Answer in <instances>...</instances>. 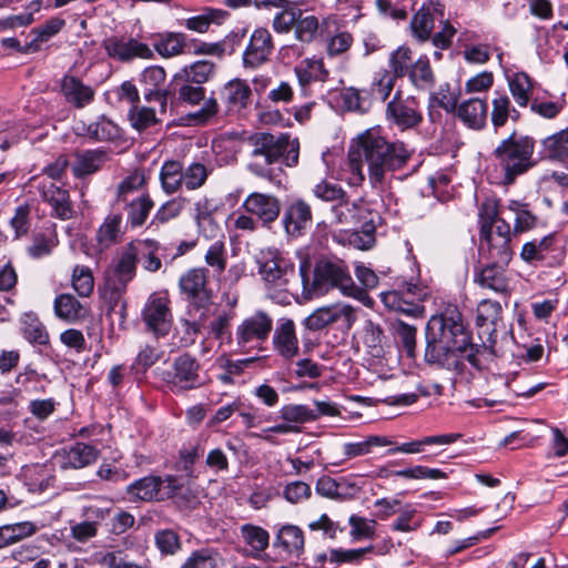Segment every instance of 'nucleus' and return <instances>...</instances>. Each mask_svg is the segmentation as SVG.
Wrapping results in <instances>:
<instances>
[{
  "mask_svg": "<svg viewBox=\"0 0 568 568\" xmlns=\"http://www.w3.org/2000/svg\"><path fill=\"white\" fill-rule=\"evenodd\" d=\"M457 116L460 121L473 130H480L487 121V104L484 100L471 98L457 108Z\"/></svg>",
  "mask_w": 568,
  "mask_h": 568,
  "instance_id": "nucleus-27",
  "label": "nucleus"
},
{
  "mask_svg": "<svg viewBox=\"0 0 568 568\" xmlns=\"http://www.w3.org/2000/svg\"><path fill=\"white\" fill-rule=\"evenodd\" d=\"M476 325L479 329L480 345L474 344L463 325V316L456 305L448 304L445 310L432 315L425 332L426 355H448L466 353L483 355L494 353L496 326L501 318L503 308L499 302L485 298L476 310Z\"/></svg>",
  "mask_w": 568,
  "mask_h": 568,
  "instance_id": "nucleus-1",
  "label": "nucleus"
},
{
  "mask_svg": "<svg viewBox=\"0 0 568 568\" xmlns=\"http://www.w3.org/2000/svg\"><path fill=\"white\" fill-rule=\"evenodd\" d=\"M462 437L460 434H443V435H433L425 436L417 440H412L404 443L399 446L393 447L387 450V455H394L396 453L403 454H419L424 452L425 446L430 445H450L458 440Z\"/></svg>",
  "mask_w": 568,
  "mask_h": 568,
  "instance_id": "nucleus-30",
  "label": "nucleus"
},
{
  "mask_svg": "<svg viewBox=\"0 0 568 568\" xmlns=\"http://www.w3.org/2000/svg\"><path fill=\"white\" fill-rule=\"evenodd\" d=\"M334 214L338 224L354 227L349 240L353 245L362 250L372 247L375 225L372 220L366 221L369 212L363 202H342L334 206Z\"/></svg>",
  "mask_w": 568,
  "mask_h": 568,
  "instance_id": "nucleus-6",
  "label": "nucleus"
},
{
  "mask_svg": "<svg viewBox=\"0 0 568 568\" xmlns=\"http://www.w3.org/2000/svg\"><path fill=\"white\" fill-rule=\"evenodd\" d=\"M54 312L58 317L68 322H74L84 316V308L74 296L62 294L54 301Z\"/></svg>",
  "mask_w": 568,
  "mask_h": 568,
  "instance_id": "nucleus-53",
  "label": "nucleus"
},
{
  "mask_svg": "<svg viewBox=\"0 0 568 568\" xmlns=\"http://www.w3.org/2000/svg\"><path fill=\"white\" fill-rule=\"evenodd\" d=\"M252 148L247 170L256 176L271 179L273 174L272 165L285 155V162L288 166L297 164L298 142L291 140L288 134L280 133L277 135L260 132L248 138Z\"/></svg>",
  "mask_w": 568,
  "mask_h": 568,
  "instance_id": "nucleus-5",
  "label": "nucleus"
},
{
  "mask_svg": "<svg viewBox=\"0 0 568 568\" xmlns=\"http://www.w3.org/2000/svg\"><path fill=\"white\" fill-rule=\"evenodd\" d=\"M206 267H194L184 273L179 281L181 292L186 300L197 307H204L211 302L212 293L207 287Z\"/></svg>",
  "mask_w": 568,
  "mask_h": 568,
  "instance_id": "nucleus-16",
  "label": "nucleus"
},
{
  "mask_svg": "<svg viewBox=\"0 0 568 568\" xmlns=\"http://www.w3.org/2000/svg\"><path fill=\"white\" fill-rule=\"evenodd\" d=\"M514 215V235L521 234L532 230L537 223V216L529 210V205L518 200H509L504 206Z\"/></svg>",
  "mask_w": 568,
  "mask_h": 568,
  "instance_id": "nucleus-35",
  "label": "nucleus"
},
{
  "mask_svg": "<svg viewBox=\"0 0 568 568\" xmlns=\"http://www.w3.org/2000/svg\"><path fill=\"white\" fill-rule=\"evenodd\" d=\"M508 265L490 261L475 271L474 282L481 288L496 294L509 295L511 293V276L507 271Z\"/></svg>",
  "mask_w": 568,
  "mask_h": 568,
  "instance_id": "nucleus-17",
  "label": "nucleus"
},
{
  "mask_svg": "<svg viewBox=\"0 0 568 568\" xmlns=\"http://www.w3.org/2000/svg\"><path fill=\"white\" fill-rule=\"evenodd\" d=\"M500 209L496 200H486L479 209L480 232L494 230L500 221H505L499 216Z\"/></svg>",
  "mask_w": 568,
  "mask_h": 568,
  "instance_id": "nucleus-63",
  "label": "nucleus"
},
{
  "mask_svg": "<svg viewBox=\"0 0 568 568\" xmlns=\"http://www.w3.org/2000/svg\"><path fill=\"white\" fill-rule=\"evenodd\" d=\"M412 150L402 141H388L377 130L361 133L348 154L352 183L365 180L363 166L373 189L384 191L394 172L403 169L412 156Z\"/></svg>",
  "mask_w": 568,
  "mask_h": 568,
  "instance_id": "nucleus-2",
  "label": "nucleus"
},
{
  "mask_svg": "<svg viewBox=\"0 0 568 568\" xmlns=\"http://www.w3.org/2000/svg\"><path fill=\"white\" fill-rule=\"evenodd\" d=\"M126 203L128 223L133 227L143 225L153 207V201L149 194H140Z\"/></svg>",
  "mask_w": 568,
  "mask_h": 568,
  "instance_id": "nucleus-51",
  "label": "nucleus"
},
{
  "mask_svg": "<svg viewBox=\"0 0 568 568\" xmlns=\"http://www.w3.org/2000/svg\"><path fill=\"white\" fill-rule=\"evenodd\" d=\"M142 318L148 331L156 336H164L170 332L173 316L168 292H154L149 295L142 310Z\"/></svg>",
  "mask_w": 568,
  "mask_h": 568,
  "instance_id": "nucleus-9",
  "label": "nucleus"
},
{
  "mask_svg": "<svg viewBox=\"0 0 568 568\" xmlns=\"http://www.w3.org/2000/svg\"><path fill=\"white\" fill-rule=\"evenodd\" d=\"M511 235L510 225L506 221H500L494 230L479 232L481 255L491 262L509 264L514 256Z\"/></svg>",
  "mask_w": 568,
  "mask_h": 568,
  "instance_id": "nucleus-8",
  "label": "nucleus"
},
{
  "mask_svg": "<svg viewBox=\"0 0 568 568\" xmlns=\"http://www.w3.org/2000/svg\"><path fill=\"white\" fill-rule=\"evenodd\" d=\"M252 90L250 85L241 79L229 81L222 91V95L230 110L240 111L245 109L251 101Z\"/></svg>",
  "mask_w": 568,
  "mask_h": 568,
  "instance_id": "nucleus-33",
  "label": "nucleus"
},
{
  "mask_svg": "<svg viewBox=\"0 0 568 568\" xmlns=\"http://www.w3.org/2000/svg\"><path fill=\"white\" fill-rule=\"evenodd\" d=\"M138 262L148 272H158L162 262L158 256L159 244L153 240H135L132 241Z\"/></svg>",
  "mask_w": 568,
  "mask_h": 568,
  "instance_id": "nucleus-39",
  "label": "nucleus"
},
{
  "mask_svg": "<svg viewBox=\"0 0 568 568\" xmlns=\"http://www.w3.org/2000/svg\"><path fill=\"white\" fill-rule=\"evenodd\" d=\"M381 300L385 307L413 317H423L425 307H418L414 302L405 301L399 290L381 293Z\"/></svg>",
  "mask_w": 568,
  "mask_h": 568,
  "instance_id": "nucleus-42",
  "label": "nucleus"
},
{
  "mask_svg": "<svg viewBox=\"0 0 568 568\" xmlns=\"http://www.w3.org/2000/svg\"><path fill=\"white\" fill-rule=\"evenodd\" d=\"M491 123L495 128H500L506 124L508 119L517 121L519 112L511 105L510 99L504 94L496 92L491 101Z\"/></svg>",
  "mask_w": 568,
  "mask_h": 568,
  "instance_id": "nucleus-40",
  "label": "nucleus"
},
{
  "mask_svg": "<svg viewBox=\"0 0 568 568\" xmlns=\"http://www.w3.org/2000/svg\"><path fill=\"white\" fill-rule=\"evenodd\" d=\"M274 50L271 32L263 27L256 28L250 36L248 42L242 54V63L245 69H257L266 63Z\"/></svg>",
  "mask_w": 568,
  "mask_h": 568,
  "instance_id": "nucleus-15",
  "label": "nucleus"
},
{
  "mask_svg": "<svg viewBox=\"0 0 568 568\" xmlns=\"http://www.w3.org/2000/svg\"><path fill=\"white\" fill-rule=\"evenodd\" d=\"M273 328L272 317L262 311L244 318L237 326L235 339L243 352H262L265 349Z\"/></svg>",
  "mask_w": 568,
  "mask_h": 568,
  "instance_id": "nucleus-7",
  "label": "nucleus"
},
{
  "mask_svg": "<svg viewBox=\"0 0 568 568\" xmlns=\"http://www.w3.org/2000/svg\"><path fill=\"white\" fill-rule=\"evenodd\" d=\"M155 50L164 58L179 55L185 47V36L183 33L169 32L156 41Z\"/></svg>",
  "mask_w": 568,
  "mask_h": 568,
  "instance_id": "nucleus-56",
  "label": "nucleus"
},
{
  "mask_svg": "<svg viewBox=\"0 0 568 568\" xmlns=\"http://www.w3.org/2000/svg\"><path fill=\"white\" fill-rule=\"evenodd\" d=\"M211 173V169L200 162H193L189 166L183 168V185L190 190H197L202 187L209 174Z\"/></svg>",
  "mask_w": 568,
  "mask_h": 568,
  "instance_id": "nucleus-57",
  "label": "nucleus"
},
{
  "mask_svg": "<svg viewBox=\"0 0 568 568\" xmlns=\"http://www.w3.org/2000/svg\"><path fill=\"white\" fill-rule=\"evenodd\" d=\"M519 255L524 262L534 265L544 262L548 265H556L560 264L565 257L560 241L555 234L526 242Z\"/></svg>",
  "mask_w": 568,
  "mask_h": 568,
  "instance_id": "nucleus-10",
  "label": "nucleus"
},
{
  "mask_svg": "<svg viewBox=\"0 0 568 568\" xmlns=\"http://www.w3.org/2000/svg\"><path fill=\"white\" fill-rule=\"evenodd\" d=\"M395 442L388 436L372 435L361 442H351L343 445L345 459H353L373 453L375 447L393 446Z\"/></svg>",
  "mask_w": 568,
  "mask_h": 568,
  "instance_id": "nucleus-37",
  "label": "nucleus"
},
{
  "mask_svg": "<svg viewBox=\"0 0 568 568\" xmlns=\"http://www.w3.org/2000/svg\"><path fill=\"white\" fill-rule=\"evenodd\" d=\"M240 539L248 547L247 555L252 558L258 559L262 552L268 547L270 534L264 528L253 525L244 524L240 527Z\"/></svg>",
  "mask_w": 568,
  "mask_h": 568,
  "instance_id": "nucleus-29",
  "label": "nucleus"
},
{
  "mask_svg": "<svg viewBox=\"0 0 568 568\" xmlns=\"http://www.w3.org/2000/svg\"><path fill=\"white\" fill-rule=\"evenodd\" d=\"M407 74L416 87L423 89L432 87L435 81L429 60L426 55H420L413 62Z\"/></svg>",
  "mask_w": 568,
  "mask_h": 568,
  "instance_id": "nucleus-55",
  "label": "nucleus"
},
{
  "mask_svg": "<svg viewBox=\"0 0 568 568\" xmlns=\"http://www.w3.org/2000/svg\"><path fill=\"white\" fill-rule=\"evenodd\" d=\"M61 92L65 101L78 109L90 104L94 98V90L73 75L63 77Z\"/></svg>",
  "mask_w": 568,
  "mask_h": 568,
  "instance_id": "nucleus-26",
  "label": "nucleus"
},
{
  "mask_svg": "<svg viewBox=\"0 0 568 568\" xmlns=\"http://www.w3.org/2000/svg\"><path fill=\"white\" fill-rule=\"evenodd\" d=\"M138 263L133 244L130 242L122 247L114 266L105 273V282L109 288L115 293L124 292L128 284L135 276Z\"/></svg>",
  "mask_w": 568,
  "mask_h": 568,
  "instance_id": "nucleus-12",
  "label": "nucleus"
},
{
  "mask_svg": "<svg viewBox=\"0 0 568 568\" xmlns=\"http://www.w3.org/2000/svg\"><path fill=\"white\" fill-rule=\"evenodd\" d=\"M268 255L270 257L260 264L258 272L262 278L275 287L286 286L295 275L294 263L274 251H268Z\"/></svg>",
  "mask_w": 568,
  "mask_h": 568,
  "instance_id": "nucleus-18",
  "label": "nucleus"
},
{
  "mask_svg": "<svg viewBox=\"0 0 568 568\" xmlns=\"http://www.w3.org/2000/svg\"><path fill=\"white\" fill-rule=\"evenodd\" d=\"M540 153L545 159L558 162L568 161V126L540 142Z\"/></svg>",
  "mask_w": 568,
  "mask_h": 568,
  "instance_id": "nucleus-31",
  "label": "nucleus"
},
{
  "mask_svg": "<svg viewBox=\"0 0 568 568\" xmlns=\"http://www.w3.org/2000/svg\"><path fill=\"white\" fill-rule=\"evenodd\" d=\"M428 366L442 373L443 377L455 381L457 377L468 379L474 372L481 371V357H425Z\"/></svg>",
  "mask_w": 568,
  "mask_h": 568,
  "instance_id": "nucleus-14",
  "label": "nucleus"
},
{
  "mask_svg": "<svg viewBox=\"0 0 568 568\" xmlns=\"http://www.w3.org/2000/svg\"><path fill=\"white\" fill-rule=\"evenodd\" d=\"M397 78L389 70L381 69L377 71L372 82L373 94L385 101L393 91Z\"/></svg>",
  "mask_w": 568,
  "mask_h": 568,
  "instance_id": "nucleus-64",
  "label": "nucleus"
},
{
  "mask_svg": "<svg viewBox=\"0 0 568 568\" xmlns=\"http://www.w3.org/2000/svg\"><path fill=\"white\" fill-rule=\"evenodd\" d=\"M65 21L61 18H52L41 27L34 29V39L29 43V49L33 52L40 50L41 43L55 36L64 27Z\"/></svg>",
  "mask_w": 568,
  "mask_h": 568,
  "instance_id": "nucleus-59",
  "label": "nucleus"
},
{
  "mask_svg": "<svg viewBox=\"0 0 568 568\" xmlns=\"http://www.w3.org/2000/svg\"><path fill=\"white\" fill-rule=\"evenodd\" d=\"M226 17L227 12L224 10L206 8L202 14L186 19L185 27L191 31L204 33L209 30L211 23L220 24Z\"/></svg>",
  "mask_w": 568,
  "mask_h": 568,
  "instance_id": "nucleus-52",
  "label": "nucleus"
},
{
  "mask_svg": "<svg viewBox=\"0 0 568 568\" xmlns=\"http://www.w3.org/2000/svg\"><path fill=\"white\" fill-rule=\"evenodd\" d=\"M412 36L418 42H426L430 39L434 30V17L429 8L422 7L412 18L409 23Z\"/></svg>",
  "mask_w": 568,
  "mask_h": 568,
  "instance_id": "nucleus-44",
  "label": "nucleus"
},
{
  "mask_svg": "<svg viewBox=\"0 0 568 568\" xmlns=\"http://www.w3.org/2000/svg\"><path fill=\"white\" fill-rule=\"evenodd\" d=\"M537 164L535 140L527 135L510 134L491 152L489 175L503 186H510Z\"/></svg>",
  "mask_w": 568,
  "mask_h": 568,
  "instance_id": "nucleus-3",
  "label": "nucleus"
},
{
  "mask_svg": "<svg viewBox=\"0 0 568 568\" xmlns=\"http://www.w3.org/2000/svg\"><path fill=\"white\" fill-rule=\"evenodd\" d=\"M311 264L303 261L300 265V275L304 290L308 294L322 295L329 288L337 287L344 295L354 297L365 305L371 306L373 300L367 295L365 290L358 287L352 280L348 268L341 260H321L314 268V278L308 287V273Z\"/></svg>",
  "mask_w": 568,
  "mask_h": 568,
  "instance_id": "nucleus-4",
  "label": "nucleus"
},
{
  "mask_svg": "<svg viewBox=\"0 0 568 568\" xmlns=\"http://www.w3.org/2000/svg\"><path fill=\"white\" fill-rule=\"evenodd\" d=\"M508 88L518 106L526 108L534 90L530 77L525 72L515 73L508 80Z\"/></svg>",
  "mask_w": 568,
  "mask_h": 568,
  "instance_id": "nucleus-46",
  "label": "nucleus"
},
{
  "mask_svg": "<svg viewBox=\"0 0 568 568\" xmlns=\"http://www.w3.org/2000/svg\"><path fill=\"white\" fill-rule=\"evenodd\" d=\"M129 121L138 131L146 130L159 122L155 110L144 105H132L129 111Z\"/></svg>",
  "mask_w": 568,
  "mask_h": 568,
  "instance_id": "nucleus-58",
  "label": "nucleus"
},
{
  "mask_svg": "<svg viewBox=\"0 0 568 568\" xmlns=\"http://www.w3.org/2000/svg\"><path fill=\"white\" fill-rule=\"evenodd\" d=\"M204 261L212 268V276L220 278L227 265L226 245L224 239L213 241L204 254Z\"/></svg>",
  "mask_w": 568,
  "mask_h": 568,
  "instance_id": "nucleus-43",
  "label": "nucleus"
},
{
  "mask_svg": "<svg viewBox=\"0 0 568 568\" xmlns=\"http://www.w3.org/2000/svg\"><path fill=\"white\" fill-rule=\"evenodd\" d=\"M166 483L168 488L171 489V494L178 489L176 479L172 476H168L162 479L159 476H145L135 480L126 487V494L131 501H152L163 499L161 495V487Z\"/></svg>",
  "mask_w": 568,
  "mask_h": 568,
  "instance_id": "nucleus-19",
  "label": "nucleus"
},
{
  "mask_svg": "<svg viewBox=\"0 0 568 568\" xmlns=\"http://www.w3.org/2000/svg\"><path fill=\"white\" fill-rule=\"evenodd\" d=\"M274 16L272 28L276 33L286 34L294 31L297 19L301 17L302 9L292 1H287L286 6L278 9Z\"/></svg>",
  "mask_w": 568,
  "mask_h": 568,
  "instance_id": "nucleus-45",
  "label": "nucleus"
},
{
  "mask_svg": "<svg viewBox=\"0 0 568 568\" xmlns=\"http://www.w3.org/2000/svg\"><path fill=\"white\" fill-rule=\"evenodd\" d=\"M215 64L209 60H200L193 64L185 67L181 72L176 73L174 81L183 80L195 84H203L214 74Z\"/></svg>",
  "mask_w": 568,
  "mask_h": 568,
  "instance_id": "nucleus-41",
  "label": "nucleus"
},
{
  "mask_svg": "<svg viewBox=\"0 0 568 568\" xmlns=\"http://www.w3.org/2000/svg\"><path fill=\"white\" fill-rule=\"evenodd\" d=\"M356 320L355 308L345 303H335L328 306L315 310L304 320L308 329L318 331L334 323L349 328Z\"/></svg>",
  "mask_w": 568,
  "mask_h": 568,
  "instance_id": "nucleus-13",
  "label": "nucleus"
},
{
  "mask_svg": "<svg viewBox=\"0 0 568 568\" xmlns=\"http://www.w3.org/2000/svg\"><path fill=\"white\" fill-rule=\"evenodd\" d=\"M304 532L295 525L282 526L274 539V547L282 548L287 555L298 558L304 550Z\"/></svg>",
  "mask_w": 568,
  "mask_h": 568,
  "instance_id": "nucleus-28",
  "label": "nucleus"
},
{
  "mask_svg": "<svg viewBox=\"0 0 568 568\" xmlns=\"http://www.w3.org/2000/svg\"><path fill=\"white\" fill-rule=\"evenodd\" d=\"M281 417L287 423L304 424L316 420V414L306 405L288 404L280 410Z\"/></svg>",
  "mask_w": 568,
  "mask_h": 568,
  "instance_id": "nucleus-62",
  "label": "nucleus"
},
{
  "mask_svg": "<svg viewBox=\"0 0 568 568\" xmlns=\"http://www.w3.org/2000/svg\"><path fill=\"white\" fill-rule=\"evenodd\" d=\"M21 324L24 337L33 344L48 345L49 335L44 325L40 322L37 314L32 312L24 313L21 316Z\"/></svg>",
  "mask_w": 568,
  "mask_h": 568,
  "instance_id": "nucleus-48",
  "label": "nucleus"
},
{
  "mask_svg": "<svg viewBox=\"0 0 568 568\" xmlns=\"http://www.w3.org/2000/svg\"><path fill=\"white\" fill-rule=\"evenodd\" d=\"M120 214H110L105 217L97 233V241L102 248H108L119 241L122 234Z\"/></svg>",
  "mask_w": 568,
  "mask_h": 568,
  "instance_id": "nucleus-49",
  "label": "nucleus"
},
{
  "mask_svg": "<svg viewBox=\"0 0 568 568\" xmlns=\"http://www.w3.org/2000/svg\"><path fill=\"white\" fill-rule=\"evenodd\" d=\"M388 63L389 71L398 78H403L413 64V51L410 48L402 45L390 53Z\"/></svg>",
  "mask_w": 568,
  "mask_h": 568,
  "instance_id": "nucleus-61",
  "label": "nucleus"
},
{
  "mask_svg": "<svg viewBox=\"0 0 568 568\" xmlns=\"http://www.w3.org/2000/svg\"><path fill=\"white\" fill-rule=\"evenodd\" d=\"M37 526L31 521H21L0 527V548L12 545L33 535Z\"/></svg>",
  "mask_w": 568,
  "mask_h": 568,
  "instance_id": "nucleus-50",
  "label": "nucleus"
},
{
  "mask_svg": "<svg viewBox=\"0 0 568 568\" xmlns=\"http://www.w3.org/2000/svg\"><path fill=\"white\" fill-rule=\"evenodd\" d=\"M38 189L42 199L51 205L55 217L69 220L73 216L69 192L65 189L57 186L54 183L39 184Z\"/></svg>",
  "mask_w": 568,
  "mask_h": 568,
  "instance_id": "nucleus-23",
  "label": "nucleus"
},
{
  "mask_svg": "<svg viewBox=\"0 0 568 568\" xmlns=\"http://www.w3.org/2000/svg\"><path fill=\"white\" fill-rule=\"evenodd\" d=\"M385 115L389 123L402 131L413 129L423 121L419 103L414 98L403 99L399 92L387 103Z\"/></svg>",
  "mask_w": 568,
  "mask_h": 568,
  "instance_id": "nucleus-11",
  "label": "nucleus"
},
{
  "mask_svg": "<svg viewBox=\"0 0 568 568\" xmlns=\"http://www.w3.org/2000/svg\"><path fill=\"white\" fill-rule=\"evenodd\" d=\"M71 283L79 296L88 297L94 288V278L88 266L77 265L73 268Z\"/></svg>",
  "mask_w": 568,
  "mask_h": 568,
  "instance_id": "nucleus-60",
  "label": "nucleus"
},
{
  "mask_svg": "<svg viewBox=\"0 0 568 568\" xmlns=\"http://www.w3.org/2000/svg\"><path fill=\"white\" fill-rule=\"evenodd\" d=\"M98 453V449L91 445L77 443L64 453L62 467L83 468L97 460Z\"/></svg>",
  "mask_w": 568,
  "mask_h": 568,
  "instance_id": "nucleus-38",
  "label": "nucleus"
},
{
  "mask_svg": "<svg viewBox=\"0 0 568 568\" xmlns=\"http://www.w3.org/2000/svg\"><path fill=\"white\" fill-rule=\"evenodd\" d=\"M106 53L116 60L129 61L134 58L150 59L153 57L152 50L145 44L133 38L111 37L104 43Z\"/></svg>",
  "mask_w": 568,
  "mask_h": 568,
  "instance_id": "nucleus-20",
  "label": "nucleus"
},
{
  "mask_svg": "<svg viewBox=\"0 0 568 568\" xmlns=\"http://www.w3.org/2000/svg\"><path fill=\"white\" fill-rule=\"evenodd\" d=\"M273 349L281 355H296L298 352V339L295 332V324L290 318H282L277 322L272 335Z\"/></svg>",
  "mask_w": 568,
  "mask_h": 568,
  "instance_id": "nucleus-24",
  "label": "nucleus"
},
{
  "mask_svg": "<svg viewBox=\"0 0 568 568\" xmlns=\"http://www.w3.org/2000/svg\"><path fill=\"white\" fill-rule=\"evenodd\" d=\"M328 20V18H324L320 21L318 17L315 14L302 10L301 17L297 19L294 28V38L301 43H312L321 29L327 24Z\"/></svg>",
  "mask_w": 568,
  "mask_h": 568,
  "instance_id": "nucleus-32",
  "label": "nucleus"
},
{
  "mask_svg": "<svg viewBox=\"0 0 568 568\" xmlns=\"http://www.w3.org/2000/svg\"><path fill=\"white\" fill-rule=\"evenodd\" d=\"M106 161L105 152L101 150H88L75 154L72 163V172L77 178H83L95 173Z\"/></svg>",
  "mask_w": 568,
  "mask_h": 568,
  "instance_id": "nucleus-36",
  "label": "nucleus"
},
{
  "mask_svg": "<svg viewBox=\"0 0 568 568\" xmlns=\"http://www.w3.org/2000/svg\"><path fill=\"white\" fill-rule=\"evenodd\" d=\"M393 334L399 349L407 355H414L417 334L416 327L398 321L393 324Z\"/></svg>",
  "mask_w": 568,
  "mask_h": 568,
  "instance_id": "nucleus-54",
  "label": "nucleus"
},
{
  "mask_svg": "<svg viewBox=\"0 0 568 568\" xmlns=\"http://www.w3.org/2000/svg\"><path fill=\"white\" fill-rule=\"evenodd\" d=\"M312 221V212L310 205L297 200L290 204L283 214V224L286 233L291 236L301 235Z\"/></svg>",
  "mask_w": 568,
  "mask_h": 568,
  "instance_id": "nucleus-25",
  "label": "nucleus"
},
{
  "mask_svg": "<svg viewBox=\"0 0 568 568\" xmlns=\"http://www.w3.org/2000/svg\"><path fill=\"white\" fill-rule=\"evenodd\" d=\"M242 207L246 213L255 215L264 225L274 222L281 212L280 201L276 196L258 192L248 194Z\"/></svg>",
  "mask_w": 568,
  "mask_h": 568,
  "instance_id": "nucleus-21",
  "label": "nucleus"
},
{
  "mask_svg": "<svg viewBox=\"0 0 568 568\" xmlns=\"http://www.w3.org/2000/svg\"><path fill=\"white\" fill-rule=\"evenodd\" d=\"M162 189L172 194L183 185V165L179 161H165L160 171Z\"/></svg>",
  "mask_w": 568,
  "mask_h": 568,
  "instance_id": "nucleus-47",
  "label": "nucleus"
},
{
  "mask_svg": "<svg viewBox=\"0 0 568 568\" xmlns=\"http://www.w3.org/2000/svg\"><path fill=\"white\" fill-rule=\"evenodd\" d=\"M166 73L162 67L152 65L143 70L140 82L144 85V99L148 102H158L160 112L165 113L168 106V90L159 87L165 81Z\"/></svg>",
  "mask_w": 568,
  "mask_h": 568,
  "instance_id": "nucleus-22",
  "label": "nucleus"
},
{
  "mask_svg": "<svg viewBox=\"0 0 568 568\" xmlns=\"http://www.w3.org/2000/svg\"><path fill=\"white\" fill-rule=\"evenodd\" d=\"M390 476H396L405 479H444L447 478L446 473L438 468H429L422 465H416L414 467L399 469V470H390L387 467H379L376 471V477L378 478H388Z\"/></svg>",
  "mask_w": 568,
  "mask_h": 568,
  "instance_id": "nucleus-34",
  "label": "nucleus"
}]
</instances>
